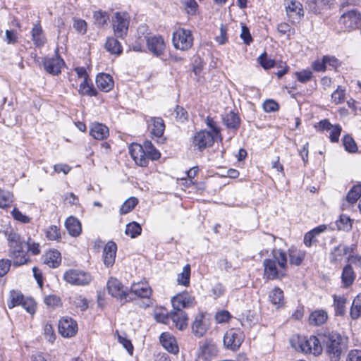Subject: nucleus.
I'll list each match as a JSON object with an SVG mask.
<instances>
[{
    "instance_id": "12",
    "label": "nucleus",
    "mask_w": 361,
    "mask_h": 361,
    "mask_svg": "<svg viewBox=\"0 0 361 361\" xmlns=\"http://www.w3.org/2000/svg\"><path fill=\"white\" fill-rule=\"evenodd\" d=\"M195 302V298L186 291L177 294L171 299L173 309L178 311L193 306Z\"/></svg>"
},
{
    "instance_id": "30",
    "label": "nucleus",
    "mask_w": 361,
    "mask_h": 361,
    "mask_svg": "<svg viewBox=\"0 0 361 361\" xmlns=\"http://www.w3.org/2000/svg\"><path fill=\"white\" fill-rule=\"evenodd\" d=\"M9 256L12 258L16 266L23 265L28 261V257L27 253L24 252L23 248L11 250Z\"/></svg>"
},
{
    "instance_id": "4",
    "label": "nucleus",
    "mask_w": 361,
    "mask_h": 361,
    "mask_svg": "<svg viewBox=\"0 0 361 361\" xmlns=\"http://www.w3.org/2000/svg\"><path fill=\"white\" fill-rule=\"evenodd\" d=\"M172 42L176 49L188 50L193 44L192 32L185 28H178L173 33Z\"/></svg>"
},
{
    "instance_id": "38",
    "label": "nucleus",
    "mask_w": 361,
    "mask_h": 361,
    "mask_svg": "<svg viewBox=\"0 0 361 361\" xmlns=\"http://www.w3.org/2000/svg\"><path fill=\"white\" fill-rule=\"evenodd\" d=\"M352 319H357L361 317V293H359L353 300L350 310Z\"/></svg>"
},
{
    "instance_id": "55",
    "label": "nucleus",
    "mask_w": 361,
    "mask_h": 361,
    "mask_svg": "<svg viewBox=\"0 0 361 361\" xmlns=\"http://www.w3.org/2000/svg\"><path fill=\"white\" fill-rule=\"evenodd\" d=\"M144 149V144L141 145L133 143L129 146V153L134 161L137 159V156H140V153H142Z\"/></svg>"
},
{
    "instance_id": "22",
    "label": "nucleus",
    "mask_w": 361,
    "mask_h": 361,
    "mask_svg": "<svg viewBox=\"0 0 361 361\" xmlns=\"http://www.w3.org/2000/svg\"><path fill=\"white\" fill-rule=\"evenodd\" d=\"M90 134L96 140H104L109 135L107 126L100 123H93L90 126Z\"/></svg>"
},
{
    "instance_id": "27",
    "label": "nucleus",
    "mask_w": 361,
    "mask_h": 361,
    "mask_svg": "<svg viewBox=\"0 0 361 361\" xmlns=\"http://www.w3.org/2000/svg\"><path fill=\"white\" fill-rule=\"evenodd\" d=\"M356 275L350 264H346L342 271L341 281L344 288H349L354 282Z\"/></svg>"
},
{
    "instance_id": "9",
    "label": "nucleus",
    "mask_w": 361,
    "mask_h": 361,
    "mask_svg": "<svg viewBox=\"0 0 361 361\" xmlns=\"http://www.w3.org/2000/svg\"><path fill=\"white\" fill-rule=\"evenodd\" d=\"M107 290L110 295L113 297L128 301L127 298L129 296L128 288L124 287L121 281L117 279L111 277L107 281Z\"/></svg>"
},
{
    "instance_id": "61",
    "label": "nucleus",
    "mask_w": 361,
    "mask_h": 361,
    "mask_svg": "<svg viewBox=\"0 0 361 361\" xmlns=\"http://www.w3.org/2000/svg\"><path fill=\"white\" fill-rule=\"evenodd\" d=\"M240 38L243 40L244 43L249 45L252 41V38L250 33L248 27L245 25H242Z\"/></svg>"
},
{
    "instance_id": "41",
    "label": "nucleus",
    "mask_w": 361,
    "mask_h": 361,
    "mask_svg": "<svg viewBox=\"0 0 361 361\" xmlns=\"http://www.w3.org/2000/svg\"><path fill=\"white\" fill-rule=\"evenodd\" d=\"M24 300L25 298L20 292L12 290L10 293L9 300L7 302L8 307L11 309L15 306L20 305Z\"/></svg>"
},
{
    "instance_id": "43",
    "label": "nucleus",
    "mask_w": 361,
    "mask_h": 361,
    "mask_svg": "<svg viewBox=\"0 0 361 361\" xmlns=\"http://www.w3.org/2000/svg\"><path fill=\"white\" fill-rule=\"evenodd\" d=\"M361 197V183L355 185L348 192L346 200L350 204H354Z\"/></svg>"
},
{
    "instance_id": "60",
    "label": "nucleus",
    "mask_w": 361,
    "mask_h": 361,
    "mask_svg": "<svg viewBox=\"0 0 361 361\" xmlns=\"http://www.w3.org/2000/svg\"><path fill=\"white\" fill-rule=\"evenodd\" d=\"M44 301L47 306L51 307L59 306L61 303L60 298L55 295H49L45 297Z\"/></svg>"
},
{
    "instance_id": "19",
    "label": "nucleus",
    "mask_w": 361,
    "mask_h": 361,
    "mask_svg": "<svg viewBox=\"0 0 361 361\" xmlns=\"http://www.w3.org/2000/svg\"><path fill=\"white\" fill-rule=\"evenodd\" d=\"M4 234L8 240L10 251L12 250L23 248L25 241L21 239L20 235L17 232L10 228L5 231Z\"/></svg>"
},
{
    "instance_id": "29",
    "label": "nucleus",
    "mask_w": 361,
    "mask_h": 361,
    "mask_svg": "<svg viewBox=\"0 0 361 361\" xmlns=\"http://www.w3.org/2000/svg\"><path fill=\"white\" fill-rule=\"evenodd\" d=\"M61 262V253L56 250H49L46 253L44 263L49 267L56 268Z\"/></svg>"
},
{
    "instance_id": "28",
    "label": "nucleus",
    "mask_w": 361,
    "mask_h": 361,
    "mask_svg": "<svg viewBox=\"0 0 361 361\" xmlns=\"http://www.w3.org/2000/svg\"><path fill=\"white\" fill-rule=\"evenodd\" d=\"M328 319L327 312L324 310H315L312 312L309 317V323L310 325L319 326L324 324Z\"/></svg>"
},
{
    "instance_id": "51",
    "label": "nucleus",
    "mask_w": 361,
    "mask_h": 361,
    "mask_svg": "<svg viewBox=\"0 0 361 361\" xmlns=\"http://www.w3.org/2000/svg\"><path fill=\"white\" fill-rule=\"evenodd\" d=\"M46 237L50 240H57L60 239V229L54 225L49 226L46 231Z\"/></svg>"
},
{
    "instance_id": "20",
    "label": "nucleus",
    "mask_w": 361,
    "mask_h": 361,
    "mask_svg": "<svg viewBox=\"0 0 361 361\" xmlns=\"http://www.w3.org/2000/svg\"><path fill=\"white\" fill-rule=\"evenodd\" d=\"M117 247L115 243L109 241L103 250L104 263L106 267H111L115 262Z\"/></svg>"
},
{
    "instance_id": "2",
    "label": "nucleus",
    "mask_w": 361,
    "mask_h": 361,
    "mask_svg": "<svg viewBox=\"0 0 361 361\" xmlns=\"http://www.w3.org/2000/svg\"><path fill=\"white\" fill-rule=\"evenodd\" d=\"M320 338L331 361H339L341 354L346 350L343 337L338 333L331 331L320 334Z\"/></svg>"
},
{
    "instance_id": "54",
    "label": "nucleus",
    "mask_w": 361,
    "mask_h": 361,
    "mask_svg": "<svg viewBox=\"0 0 361 361\" xmlns=\"http://www.w3.org/2000/svg\"><path fill=\"white\" fill-rule=\"evenodd\" d=\"M295 74L298 80L302 83H306L307 82L311 80L313 75L312 72L308 69L295 72Z\"/></svg>"
},
{
    "instance_id": "1",
    "label": "nucleus",
    "mask_w": 361,
    "mask_h": 361,
    "mask_svg": "<svg viewBox=\"0 0 361 361\" xmlns=\"http://www.w3.org/2000/svg\"><path fill=\"white\" fill-rule=\"evenodd\" d=\"M264 275L267 280L283 279L288 267L287 255L281 249H273L269 258L263 262Z\"/></svg>"
},
{
    "instance_id": "14",
    "label": "nucleus",
    "mask_w": 361,
    "mask_h": 361,
    "mask_svg": "<svg viewBox=\"0 0 361 361\" xmlns=\"http://www.w3.org/2000/svg\"><path fill=\"white\" fill-rule=\"evenodd\" d=\"M129 295L134 294L135 296L143 298H149L152 290L146 282L133 283L128 289ZM130 300L133 298L128 296Z\"/></svg>"
},
{
    "instance_id": "31",
    "label": "nucleus",
    "mask_w": 361,
    "mask_h": 361,
    "mask_svg": "<svg viewBox=\"0 0 361 361\" xmlns=\"http://www.w3.org/2000/svg\"><path fill=\"white\" fill-rule=\"evenodd\" d=\"M94 24L99 28H104L108 25L109 16L107 12L102 10L96 11L93 13Z\"/></svg>"
},
{
    "instance_id": "16",
    "label": "nucleus",
    "mask_w": 361,
    "mask_h": 361,
    "mask_svg": "<svg viewBox=\"0 0 361 361\" xmlns=\"http://www.w3.org/2000/svg\"><path fill=\"white\" fill-rule=\"evenodd\" d=\"M170 323L171 326H175L179 330H183L187 326L188 316L183 310H173L170 312Z\"/></svg>"
},
{
    "instance_id": "63",
    "label": "nucleus",
    "mask_w": 361,
    "mask_h": 361,
    "mask_svg": "<svg viewBox=\"0 0 361 361\" xmlns=\"http://www.w3.org/2000/svg\"><path fill=\"white\" fill-rule=\"evenodd\" d=\"M263 108L266 112H274L279 109V106L277 102L269 99L264 102Z\"/></svg>"
},
{
    "instance_id": "44",
    "label": "nucleus",
    "mask_w": 361,
    "mask_h": 361,
    "mask_svg": "<svg viewBox=\"0 0 361 361\" xmlns=\"http://www.w3.org/2000/svg\"><path fill=\"white\" fill-rule=\"evenodd\" d=\"M144 148L149 159L152 160H157L160 158L161 153L154 147L151 141H145Z\"/></svg>"
},
{
    "instance_id": "42",
    "label": "nucleus",
    "mask_w": 361,
    "mask_h": 361,
    "mask_svg": "<svg viewBox=\"0 0 361 361\" xmlns=\"http://www.w3.org/2000/svg\"><path fill=\"white\" fill-rule=\"evenodd\" d=\"M78 92L81 95H88L90 97L96 96L97 91L94 88L92 85H90L87 79H84L80 85Z\"/></svg>"
},
{
    "instance_id": "50",
    "label": "nucleus",
    "mask_w": 361,
    "mask_h": 361,
    "mask_svg": "<svg viewBox=\"0 0 361 361\" xmlns=\"http://www.w3.org/2000/svg\"><path fill=\"white\" fill-rule=\"evenodd\" d=\"M180 3L184 6L188 14H196L198 5L195 0H180Z\"/></svg>"
},
{
    "instance_id": "59",
    "label": "nucleus",
    "mask_w": 361,
    "mask_h": 361,
    "mask_svg": "<svg viewBox=\"0 0 361 361\" xmlns=\"http://www.w3.org/2000/svg\"><path fill=\"white\" fill-rule=\"evenodd\" d=\"M206 124L207 126L214 132V133L215 134V137L216 138H219L220 140H222V137H221V130L220 128L216 126V123L214 122V121L213 120V118H210V117H207L206 118Z\"/></svg>"
},
{
    "instance_id": "35",
    "label": "nucleus",
    "mask_w": 361,
    "mask_h": 361,
    "mask_svg": "<svg viewBox=\"0 0 361 361\" xmlns=\"http://www.w3.org/2000/svg\"><path fill=\"white\" fill-rule=\"evenodd\" d=\"M32 39L37 47H41L45 43L46 39L43 35L42 27L36 24L32 29Z\"/></svg>"
},
{
    "instance_id": "3",
    "label": "nucleus",
    "mask_w": 361,
    "mask_h": 361,
    "mask_svg": "<svg viewBox=\"0 0 361 361\" xmlns=\"http://www.w3.org/2000/svg\"><path fill=\"white\" fill-rule=\"evenodd\" d=\"M112 27L117 38L124 39L128 34L130 17L126 12H116L112 17Z\"/></svg>"
},
{
    "instance_id": "26",
    "label": "nucleus",
    "mask_w": 361,
    "mask_h": 361,
    "mask_svg": "<svg viewBox=\"0 0 361 361\" xmlns=\"http://www.w3.org/2000/svg\"><path fill=\"white\" fill-rule=\"evenodd\" d=\"M65 226L68 233L73 237H77L81 233V224L78 219L74 216H71L66 219Z\"/></svg>"
},
{
    "instance_id": "33",
    "label": "nucleus",
    "mask_w": 361,
    "mask_h": 361,
    "mask_svg": "<svg viewBox=\"0 0 361 361\" xmlns=\"http://www.w3.org/2000/svg\"><path fill=\"white\" fill-rule=\"evenodd\" d=\"M150 121L152 125L151 128V133L155 137H161L165 129L164 120L160 117H154L151 118Z\"/></svg>"
},
{
    "instance_id": "11",
    "label": "nucleus",
    "mask_w": 361,
    "mask_h": 361,
    "mask_svg": "<svg viewBox=\"0 0 361 361\" xmlns=\"http://www.w3.org/2000/svg\"><path fill=\"white\" fill-rule=\"evenodd\" d=\"M214 137L211 133L207 130H200L197 132L193 137L192 144L194 147H197L200 151L212 147Z\"/></svg>"
},
{
    "instance_id": "8",
    "label": "nucleus",
    "mask_w": 361,
    "mask_h": 361,
    "mask_svg": "<svg viewBox=\"0 0 361 361\" xmlns=\"http://www.w3.org/2000/svg\"><path fill=\"white\" fill-rule=\"evenodd\" d=\"M63 279L68 283L75 286H85L92 281L90 274L78 269H69L63 274Z\"/></svg>"
},
{
    "instance_id": "17",
    "label": "nucleus",
    "mask_w": 361,
    "mask_h": 361,
    "mask_svg": "<svg viewBox=\"0 0 361 361\" xmlns=\"http://www.w3.org/2000/svg\"><path fill=\"white\" fill-rule=\"evenodd\" d=\"M286 11L289 18L300 20L304 16L302 5L295 0H287Z\"/></svg>"
},
{
    "instance_id": "18",
    "label": "nucleus",
    "mask_w": 361,
    "mask_h": 361,
    "mask_svg": "<svg viewBox=\"0 0 361 361\" xmlns=\"http://www.w3.org/2000/svg\"><path fill=\"white\" fill-rule=\"evenodd\" d=\"M209 327L208 321L205 319L204 314L200 313L195 317L192 323V333L197 337L203 336L207 332Z\"/></svg>"
},
{
    "instance_id": "23",
    "label": "nucleus",
    "mask_w": 361,
    "mask_h": 361,
    "mask_svg": "<svg viewBox=\"0 0 361 361\" xmlns=\"http://www.w3.org/2000/svg\"><path fill=\"white\" fill-rule=\"evenodd\" d=\"M97 87L104 92H109L114 87V80L109 74L99 73L96 77Z\"/></svg>"
},
{
    "instance_id": "46",
    "label": "nucleus",
    "mask_w": 361,
    "mask_h": 361,
    "mask_svg": "<svg viewBox=\"0 0 361 361\" xmlns=\"http://www.w3.org/2000/svg\"><path fill=\"white\" fill-rule=\"evenodd\" d=\"M190 267L189 264L185 265L180 274L178 275L177 281L178 284L188 286L190 283Z\"/></svg>"
},
{
    "instance_id": "21",
    "label": "nucleus",
    "mask_w": 361,
    "mask_h": 361,
    "mask_svg": "<svg viewBox=\"0 0 361 361\" xmlns=\"http://www.w3.org/2000/svg\"><path fill=\"white\" fill-rule=\"evenodd\" d=\"M159 339L160 343L167 351L173 354H176L178 352L176 341L170 334L162 333Z\"/></svg>"
},
{
    "instance_id": "47",
    "label": "nucleus",
    "mask_w": 361,
    "mask_h": 361,
    "mask_svg": "<svg viewBox=\"0 0 361 361\" xmlns=\"http://www.w3.org/2000/svg\"><path fill=\"white\" fill-rule=\"evenodd\" d=\"M13 202V195L6 190L0 189V208L10 207Z\"/></svg>"
},
{
    "instance_id": "5",
    "label": "nucleus",
    "mask_w": 361,
    "mask_h": 361,
    "mask_svg": "<svg viewBox=\"0 0 361 361\" xmlns=\"http://www.w3.org/2000/svg\"><path fill=\"white\" fill-rule=\"evenodd\" d=\"M298 342L301 351L306 354L319 355L322 352L320 334L318 336V337L315 336H311L309 338H299Z\"/></svg>"
},
{
    "instance_id": "53",
    "label": "nucleus",
    "mask_w": 361,
    "mask_h": 361,
    "mask_svg": "<svg viewBox=\"0 0 361 361\" xmlns=\"http://www.w3.org/2000/svg\"><path fill=\"white\" fill-rule=\"evenodd\" d=\"M345 99V90L338 86L337 89L331 94V100L336 104L342 103Z\"/></svg>"
},
{
    "instance_id": "62",
    "label": "nucleus",
    "mask_w": 361,
    "mask_h": 361,
    "mask_svg": "<svg viewBox=\"0 0 361 361\" xmlns=\"http://www.w3.org/2000/svg\"><path fill=\"white\" fill-rule=\"evenodd\" d=\"M329 138L332 142H337L339 140V137L341 133V127L339 125L333 126L330 129Z\"/></svg>"
},
{
    "instance_id": "15",
    "label": "nucleus",
    "mask_w": 361,
    "mask_h": 361,
    "mask_svg": "<svg viewBox=\"0 0 361 361\" xmlns=\"http://www.w3.org/2000/svg\"><path fill=\"white\" fill-rule=\"evenodd\" d=\"M45 71L49 74L57 75L61 73V68L64 64L63 60L58 56L47 57L43 61Z\"/></svg>"
},
{
    "instance_id": "45",
    "label": "nucleus",
    "mask_w": 361,
    "mask_h": 361,
    "mask_svg": "<svg viewBox=\"0 0 361 361\" xmlns=\"http://www.w3.org/2000/svg\"><path fill=\"white\" fill-rule=\"evenodd\" d=\"M142 228L140 225L135 221L126 225L125 233L130 238H134L141 234Z\"/></svg>"
},
{
    "instance_id": "37",
    "label": "nucleus",
    "mask_w": 361,
    "mask_h": 361,
    "mask_svg": "<svg viewBox=\"0 0 361 361\" xmlns=\"http://www.w3.org/2000/svg\"><path fill=\"white\" fill-rule=\"evenodd\" d=\"M106 49L111 54L119 55L122 52V47L117 39L108 37L105 43Z\"/></svg>"
},
{
    "instance_id": "10",
    "label": "nucleus",
    "mask_w": 361,
    "mask_h": 361,
    "mask_svg": "<svg viewBox=\"0 0 361 361\" xmlns=\"http://www.w3.org/2000/svg\"><path fill=\"white\" fill-rule=\"evenodd\" d=\"M146 44L148 50L156 56L163 55L166 44L161 35L146 36Z\"/></svg>"
},
{
    "instance_id": "40",
    "label": "nucleus",
    "mask_w": 361,
    "mask_h": 361,
    "mask_svg": "<svg viewBox=\"0 0 361 361\" xmlns=\"http://www.w3.org/2000/svg\"><path fill=\"white\" fill-rule=\"evenodd\" d=\"M335 313L336 315L343 316L345 313V304L347 302L344 296H334Z\"/></svg>"
},
{
    "instance_id": "57",
    "label": "nucleus",
    "mask_w": 361,
    "mask_h": 361,
    "mask_svg": "<svg viewBox=\"0 0 361 361\" xmlns=\"http://www.w3.org/2000/svg\"><path fill=\"white\" fill-rule=\"evenodd\" d=\"M73 27L80 34L85 35L87 32V25L85 20L82 19L73 20Z\"/></svg>"
},
{
    "instance_id": "49",
    "label": "nucleus",
    "mask_w": 361,
    "mask_h": 361,
    "mask_svg": "<svg viewBox=\"0 0 361 361\" xmlns=\"http://www.w3.org/2000/svg\"><path fill=\"white\" fill-rule=\"evenodd\" d=\"M343 142L346 151L351 153H354L357 151L356 142L350 135H345L343 138Z\"/></svg>"
},
{
    "instance_id": "64",
    "label": "nucleus",
    "mask_w": 361,
    "mask_h": 361,
    "mask_svg": "<svg viewBox=\"0 0 361 361\" xmlns=\"http://www.w3.org/2000/svg\"><path fill=\"white\" fill-rule=\"evenodd\" d=\"M346 361H361V350H350L348 355Z\"/></svg>"
},
{
    "instance_id": "48",
    "label": "nucleus",
    "mask_w": 361,
    "mask_h": 361,
    "mask_svg": "<svg viewBox=\"0 0 361 361\" xmlns=\"http://www.w3.org/2000/svg\"><path fill=\"white\" fill-rule=\"evenodd\" d=\"M138 200L137 198L134 197H129L127 200L124 202L120 208V212L122 214H127L132 211L134 207L137 204Z\"/></svg>"
},
{
    "instance_id": "58",
    "label": "nucleus",
    "mask_w": 361,
    "mask_h": 361,
    "mask_svg": "<svg viewBox=\"0 0 361 361\" xmlns=\"http://www.w3.org/2000/svg\"><path fill=\"white\" fill-rule=\"evenodd\" d=\"M154 318L157 322L171 325L170 323V313H164L163 311H156L154 314Z\"/></svg>"
},
{
    "instance_id": "25",
    "label": "nucleus",
    "mask_w": 361,
    "mask_h": 361,
    "mask_svg": "<svg viewBox=\"0 0 361 361\" xmlns=\"http://www.w3.org/2000/svg\"><path fill=\"white\" fill-rule=\"evenodd\" d=\"M224 124L227 128L237 130L240 126V118L239 116L233 111H229L225 114L222 118Z\"/></svg>"
},
{
    "instance_id": "32",
    "label": "nucleus",
    "mask_w": 361,
    "mask_h": 361,
    "mask_svg": "<svg viewBox=\"0 0 361 361\" xmlns=\"http://www.w3.org/2000/svg\"><path fill=\"white\" fill-rule=\"evenodd\" d=\"M269 300L273 305H276L277 308L283 306L284 303L283 290L278 287H275L269 292Z\"/></svg>"
},
{
    "instance_id": "56",
    "label": "nucleus",
    "mask_w": 361,
    "mask_h": 361,
    "mask_svg": "<svg viewBox=\"0 0 361 361\" xmlns=\"http://www.w3.org/2000/svg\"><path fill=\"white\" fill-rule=\"evenodd\" d=\"M259 63L264 69H269L275 66V61L267 57V53H263L258 58Z\"/></svg>"
},
{
    "instance_id": "24",
    "label": "nucleus",
    "mask_w": 361,
    "mask_h": 361,
    "mask_svg": "<svg viewBox=\"0 0 361 361\" xmlns=\"http://www.w3.org/2000/svg\"><path fill=\"white\" fill-rule=\"evenodd\" d=\"M218 354L216 345L211 342H205L200 347V357L205 361L210 360Z\"/></svg>"
},
{
    "instance_id": "7",
    "label": "nucleus",
    "mask_w": 361,
    "mask_h": 361,
    "mask_svg": "<svg viewBox=\"0 0 361 361\" xmlns=\"http://www.w3.org/2000/svg\"><path fill=\"white\" fill-rule=\"evenodd\" d=\"M245 339V335L240 329H231L224 336V345L232 351H236Z\"/></svg>"
},
{
    "instance_id": "13",
    "label": "nucleus",
    "mask_w": 361,
    "mask_h": 361,
    "mask_svg": "<svg viewBox=\"0 0 361 361\" xmlns=\"http://www.w3.org/2000/svg\"><path fill=\"white\" fill-rule=\"evenodd\" d=\"M78 330L77 323L71 318H62L59 323V331L63 337H72Z\"/></svg>"
},
{
    "instance_id": "36",
    "label": "nucleus",
    "mask_w": 361,
    "mask_h": 361,
    "mask_svg": "<svg viewBox=\"0 0 361 361\" xmlns=\"http://www.w3.org/2000/svg\"><path fill=\"white\" fill-rule=\"evenodd\" d=\"M330 0H308L307 4L310 11L317 14L326 8Z\"/></svg>"
},
{
    "instance_id": "6",
    "label": "nucleus",
    "mask_w": 361,
    "mask_h": 361,
    "mask_svg": "<svg viewBox=\"0 0 361 361\" xmlns=\"http://www.w3.org/2000/svg\"><path fill=\"white\" fill-rule=\"evenodd\" d=\"M338 23L347 31L357 29L361 25V12L357 9H351L344 12L340 17Z\"/></svg>"
},
{
    "instance_id": "34",
    "label": "nucleus",
    "mask_w": 361,
    "mask_h": 361,
    "mask_svg": "<svg viewBox=\"0 0 361 361\" xmlns=\"http://www.w3.org/2000/svg\"><path fill=\"white\" fill-rule=\"evenodd\" d=\"M348 254V248L341 244L335 247L330 254V261L333 264L339 262L342 257Z\"/></svg>"
},
{
    "instance_id": "52",
    "label": "nucleus",
    "mask_w": 361,
    "mask_h": 361,
    "mask_svg": "<svg viewBox=\"0 0 361 361\" xmlns=\"http://www.w3.org/2000/svg\"><path fill=\"white\" fill-rule=\"evenodd\" d=\"M336 224L339 230L348 231L352 227L350 219L345 215H341Z\"/></svg>"
},
{
    "instance_id": "39",
    "label": "nucleus",
    "mask_w": 361,
    "mask_h": 361,
    "mask_svg": "<svg viewBox=\"0 0 361 361\" xmlns=\"http://www.w3.org/2000/svg\"><path fill=\"white\" fill-rule=\"evenodd\" d=\"M305 257V252L300 250L290 249L289 258L290 263L296 266L301 264Z\"/></svg>"
}]
</instances>
